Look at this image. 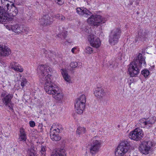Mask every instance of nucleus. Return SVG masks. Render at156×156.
I'll return each mask as SVG.
<instances>
[{"mask_svg": "<svg viewBox=\"0 0 156 156\" xmlns=\"http://www.w3.org/2000/svg\"><path fill=\"white\" fill-rule=\"evenodd\" d=\"M141 73L144 77H147L149 74V72L147 69H144L141 71Z\"/></svg>", "mask_w": 156, "mask_h": 156, "instance_id": "2f4dec72", "label": "nucleus"}, {"mask_svg": "<svg viewBox=\"0 0 156 156\" xmlns=\"http://www.w3.org/2000/svg\"><path fill=\"white\" fill-rule=\"evenodd\" d=\"M101 20L100 23H104L106 21L105 19L104 18H102V17L101 16V18L100 19Z\"/></svg>", "mask_w": 156, "mask_h": 156, "instance_id": "e433bc0d", "label": "nucleus"}, {"mask_svg": "<svg viewBox=\"0 0 156 156\" xmlns=\"http://www.w3.org/2000/svg\"><path fill=\"white\" fill-rule=\"evenodd\" d=\"M5 9L0 6V23L8 22L12 20V18L9 17V12L15 16L18 12V10L15 6L10 5L7 3Z\"/></svg>", "mask_w": 156, "mask_h": 156, "instance_id": "f03ea898", "label": "nucleus"}, {"mask_svg": "<svg viewBox=\"0 0 156 156\" xmlns=\"http://www.w3.org/2000/svg\"><path fill=\"white\" fill-rule=\"evenodd\" d=\"M11 67L14 70L20 72H22L23 71L22 67L17 63H12L11 65Z\"/></svg>", "mask_w": 156, "mask_h": 156, "instance_id": "5701e85b", "label": "nucleus"}, {"mask_svg": "<svg viewBox=\"0 0 156 156\" xmlns=\"http://www.w3.org/2000/svg\"><path fill=\"white\" fill-rule=\"evenodd\" d=\"M3 2L4 1V0H2ZM14 1V0H7V2H10V3H12V4H11L10 5L12 6H15L14 5V4L13 3V2Z\"/></svg>", "mask_w": 156, "mask_h": 156, "instance_id": "58836bf2", "label": "nucleus"}, {"mask_svg": "<svg viewBox=\"0 0 156 156\" xmlns=\"http://www.w3.org/2000/svg\"><path fill=\"white\" fill-rule=\"evenodd\" d=\"M86 102L85 96L82 95L76 100V103L75 105V108L76 112L79 114H81L85 107Z\"/></svg>", "mask_w": 156, "mask_h": 156, "instance_id": "6e6552de", "label": "nucleus"}, {"mask_svg": "<svg viewBox=\"0 0 156 156\" xmlns=\"http://www.w3.org/2000/svg\"><path fill=\"white\" fill-rule=\"evenodd\" d=\"M52 71V68L46 65H42L38 66L37 71L40 74V81L41 83H44V85L46 83H53L50 78Z\"/></svg>", "mask_w": 156, "mask_h": 156, "instance_id": "20e7f679", "label": "nucleus"}, {"mask_svg": "<svg viewBox=\"0 0 156 156\" xmlns=\"http://www.w3.org/2000/svg\"><path fill=\"white\" fill-rule=\"evenodd\" d=\"M51 156H66V153L64 150L59 149L53 151Z\"/></svg>", "mask_w": 156, "mask_h": 156, "instance_id": "4be33fe9", "label": "nucleus"}, {"mask_svg": "<svg viewBox=\"0 0 156 156\" xmlns=\"http://www.w3.org/2000/svg\"><path fill=\"white\" fill-rule=\"evenodd\" d=\"M3 65L4 66H6V65L5 64H3Z\"/></svg>", "mask_w": 156, "mask_h": 156, "instance_id": "37998d69", "label": "nucleus"}, {"mask_svg": "<svg viewBox=\"0 0 156 156\" xmlns=\"http://www.w3.org/2000/svg\"><path fill=\"white\" fill-rule=\"evenodd\" d=\"M120 126V125H118V128H119Z\"/></svg>", "mask_w": 156, "mask_h": 156, "instance_id": "c03bdc74", "label": "nucleus"}, {"mask_svg": "<svg viewBox=\"0 0 156 156\" xmlns=\"http://www.w3.org/2000/svg\"><path fill=\"white\" fill-rule=\"evenodd\" d=\"M156 120V117H153L140 119L139 122L141 127H146L148 129L152 127V124L155 122Z\"/></svg>", "mask_w": 156, "mask_h": 156, "instance_id": "9d476101", "label": "nucleus"}, {"mask_svg": "<svg viewBox=\"0 0 156 156\" xmlns=\"http://www.w3.org/2000/svg\"><path fill=\"white\" fill-rule=\"evenodd\" d=\"M82 64V63L80 62H73L70 63L69 66L72 70H73L77 67H78L79 68H80Z\"/></svg>", "mask_w": 156, "mask_h": 156, "instance_id": "393cba45", "label": "nucleus"}, {"mask_svg": "<svg viewBox=\"0 0 156 156\" xmlns=\"http://www.w3.org/2000/svg\"><path fill=\"white\" fill-rule=\"evenodd\" d=\"M55 2L58 4L59 5H62L63 4L62 0H54Z\"/></svg>", "mask_w": 156, "mask_h": 156, "instance_id": "f704fd0d", "label": "nucleus"}, {"mask_svg": "<svg viewBox=\"0 0 156 156\" xmlns=\"http://www.w3.org/2000/svg\"><path fill=\"white\" fill-rule=\"evenodd\" d=\"M86 129L85 128L82 127H78L76 131V134L80 135L85 133Z\"/></svg>", "mask_w": 156, "mask_h": 156, "instance_id": "a878e982", "label": "nucleus"}, {"mask_svg": "<svg viewBox=\"0 0 156 156\" xmlns=\"http://www.w3.org/2000/svg\"><path fill=\"white\" fill-rule=\"evenodd\" d=\"M77 13L80 16H83L86 17L90 16L87 19V22L89 24L94 26H98L100 23L101 16L99 15H91V12L84 8H77L76 9Z\"/></svg>", "mask_w": 156, "mask_h": 156, "instance_id": "7ed1b4c3", "label": "nucleus"}, {"mask_svg": "<svg viewBox=\"0 0 156 156\" xmlns=\"http://www.w3.org/2000/svg\"><path fill=\"white\" fill-rule=\"evenodd\" d=\"M101 147L100 142L98 140L94 141L90 148V152L92 154L97 153Z\"/></svg>", "mask_w": 156, "mask_h": 156, "instance_id": "dca6fc26", "label": "nucleus"}, {"mask_svg": "<svg viewBox=\"0 0 156 156\" xmlns=\"http://www.w3.org/2000/svg\"><path fill=\"white\" fill-rule=\"evenodd\" d=\"M115 62L113 60H110L109 62V67L110 69H111L115 66Z\"/></svg>", "mask_w": 156, "mask_h": 156, "instance_id": "473e14b6", "label": "nucleus"}, {"mask_svg": "<svg viewBox=\"0 0 156 156\" xmlns=\"http://www.w3.org/2000/svg\"><path fill=\"white\" fill-rule=\"evenodd\" d=\"M20 81L21 82L20 84L22 88L26 86L27 83V81L26 78H25L22 77L20 79Z\"/></svg>", "mask_w": 156, "mask_h": 156, "instance_id": "c756f323", "label": "nucleus"}, {"mask_svg": "<svg viewBox=\"0 0 156 156\" xmlns=\"http://www.w3.org/2000/svg\"><path fill=\"white\" fill-rule=\"evenodd\" d=\"M94 94L97 98H101L105 94L104 90L101 88H97L94 91Z\"/></svg>", "mask_w": 156, "mask_h": 156, "instance_id": "6ab92c4d", "label": "nucleus"}, {"mask_svg": "<svg viewBox=\"0 0 156 156\" xmlns=\"http://www.w3.org/2000/svg\"><path fill=\"white\" fill-rule=\"evenodd\" d=\"M152 146L150 141L143 142L140 145L139 149L141 153L147 154L149 153Z\"/></svg>", "mask_w": 156, "mask_h": 156, "instance_id": "f8f14e48", "label": "nucleus"}, {"mask_svg": "<svg viewBox=\"0 0 156 156\" xmlns=\"http://www.w3.org/2000/svg\"><path fill=\"white\" fill-rule=\"evenodd\" d=\"M85 52L87 54H90L93 52V48L90 46H87L85 48Z\"/></svg>", "mask_w": 156, "mask_h": 156, "instance_id": "7c9ffc66", "label": "nucleus"}, {"mask_svg": "<svg viewBox=\"0 0 156 156\" xmlns=\"http://www.w3.org/2000/svg\"><path fill=\"white\" fill-rule=\"evenodd\" d=\"M43 52H44L45 57L49 58H51L52 56L53 57V54L51 51H48L45 50H43Z\"/></svg>", "mask_w": 156, "mask_h": 156, "instance_id": "c85d7f7f", "label": "nucleus"}, {"mask_svg": "<svg viewBox=\"0 0 156 156\" xmlns=\"http://www.w3.org/2000/svg\"><path fill=\"white\" fill-rule=\"evenodd\" d=\"M1 97L2 102L5 106L6 107H8L12 111H13V105L11 101L13 96L5 92H3L1 94Z\"/></svg>", "mask_w": 156, "mask_h": 156, "instance_id": "1a4fd4ad", "label": "nucleus"}, {"mask_svg": "<svg viewBox=\"0 0 156 156\" xmlns=\"http://www.w3.org/2000/svg\"><path fill=\"white\" fill-rule=\"evenodd\" d=\"M148 33V31L147 30L140 29L138 32V36L135 40L136 42L144 41Z\"/></svg>", "mask_w": 156, "mask_h": 156, "instance_id": "f3484780", "label": "nucleus"}, {"mask_svg": "<svg viewBox=\"0 0 156 156\" xmlns=\"http://www.w3.org/2000/svg\"><path fill=\"white\" fill-rule=\"evenodd\" d=\"M62 76L64 80L67 82L70 81V76L68 74L67 70L65 69H62L60 70Z\"/></svg>", "mask_w": 156, "mask_h": 156, "instance_id": "412c9836", "label": "nucleus"}, {"mask_svg": "<svg viewBox=\"0 0 156 156\" xmlns=\"http://www.w3.org/2000/svg\"><path fill=\"white\" fill-rule=\"evenodd\" d=\"M12 30L16 33H20L24 32L23 26L21 25H15L11 26Z\"/></svg>", "mask_w": 156, "mask_h": 156, "instance_id": "aec40b11", "label": "nucleus"}, {"mask_svg": "<svg viewBox=\"0 0 156 156\" xmlns=\"http://www.w3.org/2000/svg\"><path fill=\"white\" fill-rule=\"evenodd\" d=\"M29 156H37L34 146H31L29 152Z\"/></svg>", "mask_w": 156, "mask_h": 156, "instance_id": "bb28decb", "label": "nucleus"}, {"mask_svg": "<svg viewBox=\"0 0 156 156\" xmlns=\"http://www.w3.org/2000/svg\"><path fill=\"white\" fill-rule=\"evenodd\" d=\"M30 127H33L35 126V123L34 121H31L29 122Z\"/></svg>", "mask_w": 156, "mask_h": 156, "instance_id": "c9c22d12", "label": "nucleus"}, {"mask_svg": "<svg viewBox=\"0 0 156 156\" xmlns=\"http://www.w3.org/2000/svg\"><path fill=\"white\" fill-rule=\"evenodd\" d=\"M1 2H2V4L3 5H5L6 4V3H5V2H7V0H4V1L3 2V1L2 0H1Z\"/></svg>", "mask_w": 156, "mask_h": 156, "instance_id": "a19ab883", "label": "nucleus"}, {"mask_svg": "<svg viewBox=\"0 0 156 156\" xmlns=\"http://www.w3.org/2000/svg\"><path fill=\"white\" fill-rule=\"evenodd\" d=\"M121 33V30L119 28L114 29L111 31L109 39V42L110 45H114L118 43Z\"/></svg>", "mask_w": 156, "mask_h": 156, "instance_id": "0eeeda50", "label": "nucleus"}, {"mask_svg": "<svg viewBox=\"0 0 156 156\" xmlns=\"http://www.w3.org/2000/svg\"><path fill=\"white\" fill-rule=\"evenodd\" d=\"M27 139V135L23 129H20V134L19 135V141L25 142Z\"/></svg>", "mask_w": 156, "mask_h": 156, "instance_id": "b1692460", "label": "nucleus"}, {"mask_svg": "<svg viewBox=\"0 0 156 156\" xmlns=\"http://www.w3.org/2000/svg\"><path fill=\"white\" fill-rule=\"evenodd\" d=\"M41 131L42 132V128H41Z\"/></svg>", "mask_w": 156, "mask_h": 156, "instance_id": "a18cd8bd", "label": "nucleus"}, {"mask_svg": "<svg viewBox=\"0 0 156 156\" xmlns=\"http://www.w3.org/2000/svg\"><path fill=\"white\" fill-rule=\"evenodd\" d=\"M77 47H74L72 48L71 49L72 52L73 54H75L76 51V50Z\"/></svg>", "mask_w": 156, "mask_h": 156, "instance_id": "4c0bfd02", "label": "nucleus"}, {"mask_svg": "<svg viewBox=\"0 0 156 156\" xmlns=\"http://www.w3.org/2000/svg\"><path fill=\"white\" fill-rule=\"evenodd\" d=\"M44 85V89L49 94H51L53 97L57 100L60 101L63 98V94L59 93L58 87L54 83L49 82L46 83Z\"/></svg>", "mask_w": 156, "mask_h": 156, "instance_id": "39448f33", "label": "nucleus"}, {"mask_svg": "<svg viewBox=\"0 0 156 156\" xmlns=\"http://www.w3.org/2000/svg\"><path fill=\"white\" fill-rule=\"evenodd\" d=\"M61 14H58L55 17H56V18H57V19H59V17H60V16Z\"/></svg>", "mask_w": 156, "mask_h": 156, "instance_id": "79ce46f5", "label": "nucleus"}, {"mask_svg": "<svg viewBox=\"0 0 156 156\" xmlns=\"http://www.w3.org/2000/svg\"><path fill=\"white\" fill-rule=\"evenodd\" d=\"M41 149L40 150V152L41 156H45L46 154V147L45 146L41 145Z\"/></svg>", "mask_w": 156, "mask_h": 156, "instance_id": "cd10ccee", "label": "nucleus"}, {"mask_svg": "<svg viewBox=\"0 0 156 156\" xmlns=\"http://www.w3.org/2000/svg\"><path fill=\"white\" fill-rule=\"evenodd\" d=\"M60 16V17H59V20H64L65 19V17L62 15H61Z\"/></svg>", "mask_w": 156, "mask_h": 156, "instance_id": "ea45409f", "label": "nucleus"}, {"mask_svg": "<svg viewBox=\"0 0 156 156\" xmlns=\"http://www.w3.org/2000/svg\"><path fill=\"white\" fill-rule=\"evenodd\" d=\"M11 53L10 49L7 47L0 45V56H8Z\"/></svg>", "mask_w": 156, "mask_h": 156, "instance_id": "a211bd4d", "label": "nucleus"}, {"mask_svg": "<svg viewBox=\"0 0 156 156\" xmlns=\"http://www.w3.org/2000/svg\"><path fill=\"white\" fill-rule=\"evenodd\" d=\"M146 66L145 58L142 54L139 53L134 58V61L132 62L128 66V72L131 77L135 76L140 72L143 66Z\"/></svg>", "mask_w": 156, "mask_h": 156, "instance_id": "f257e3e1", "label": "nucleus"}, {"mask_svg": "<svg viewBox=\"0 0 156 156\" xmlns=\"http://www.w3.org/2000/svg\"><path fill=\"white\" fill-rule=\"evenodd\" d=\"M88 40L91 45L96 48L99 47L101 45L100 39L96 37L95 35L90 34L88 37Z\"/></svg>", "mask_w": 156, "mask_h": 156, "instance_id": "ddd939ff", "label": "nucleus"}, {"mask_svg": "<svg viewBox=\"0 0 156 156\" xmlns=\"http://www.w3.org/2000/svg\"><path fill=\"white\" fill-rule=\"evenodd\" d=\"M67 32L66 31H64L62 33V34H58V37H61V36H63V37L65 39L66 38V36L67 35Z\"/></svg>", "mask_w": 156, "mask_h": 156, "instance_id": "72a5a7b5", "label": "nucleus"}, {"mask_svg": "<svg viewBox=\"0 0 156 156\" xmlns=\"http://www.w3.org/2000/svg\"><path fill=\"white\" fill-rule=\"evenodd\" d=\"M130 142L128 140L122 141L118 146L115 152L116 156H124L130 147Z\"/></svg>", "mask_w": 156, "mask_h": 156, "instance_id": "423d86ee", "label": "nucleus"}, {"mask_svg": "<svg viewBox=\"0 0 156 156\" xmlns=\"http://www.w3.org/2000/svg\"><path fill=\"white\" fill-rule=\"evenodd\" d=\"M52 23L50 16L48 15H44L40 19V23L41 26L43 28V27L50 25Z\"/></svg>", "mask_w": 156, "mask_h": 156, "instance_id": "2eb2a0df", "label": "nucleus"}, {"mask_svg": "<svg viewBox=\"0 0 156 156\" xmlns=\"http://www.w3.org/2000/svg\"><path fill=\"white\" fill-rule=\"evenodd\" d=\"M62 128H57V129H54L53 127L51 128V131L50 133V136L51 139L53 141H58L59 140L61 137L59 136L58 133L62 131Z\"/></svg>", "mask_w": 156, "mask_h": 156, "instance_id": "4468645a", "label": "nucleus"}, {"mask_svg": "<svg viewBox=\"0 0 156 156\" xmlns=\"http://www.w3.org/2000/svg\"><path fill=\"white\" fill-rule=\"evenodd\" d=\"M143 135L142 130L140 128H136L130 132L129 137L133 140L137 141L142 138Z\"/></svg>", "mask_w": 156, "mask_h": 156, "instance_id": "9b49d317", "label": "nucleus"}]
</instances>
